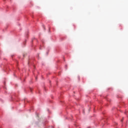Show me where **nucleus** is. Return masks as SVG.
<instances>
[{
  "label": "nucleus",
  "instance_id": "nucleus-1",
  "mask_svg": "<svg viewBox=\"0 0 128 128\" xmlns=\"http://www.w3.org/2000/svg\"><path fill=\"white\" fill-rule=\"evenodd\" d=\"M121 122H122V120H121Z\"/></svg>",
  "mask_w": 128,
  "mask_h": 128
}]
</instances>
